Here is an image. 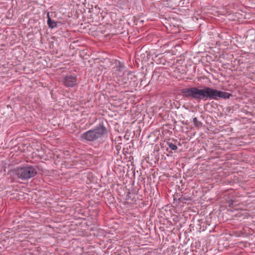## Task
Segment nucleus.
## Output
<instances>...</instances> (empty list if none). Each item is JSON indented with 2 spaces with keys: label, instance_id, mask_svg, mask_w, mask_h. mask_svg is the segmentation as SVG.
<instances>
[{
  "label": "nucleus",
  "instance_id": "obj_1",
  "mask_svg": "<svg viewBox=\"0 0 255 255\" xmlns=\"http://www.w3.org/2000/svg\"><path fill=\"white\" fill-rule=\"evenodd\" d=\"M182 93L186 97H191L196 100H218V98L229 99L231 94L226 92L219 91L206 87L200 89L196 87L185 88L182 90Z\"/></svg>",
  "mask_w": 255,
  "mask_h": 255
},
{
  "label": "nucleus",
  "instance_id": "obj_2",
  "mask_svg": "<svg viewBox=\"0 0 255 255\" xmlns=\"http://www.w3.org/2000/svg\"><path fill=\"white\" fill-rule=\"evenodd\" d=\"M37 173V170L34 166H27L15 168L11 172V175L15 178L24 180L34 177Z\"/></svg>",
  "mask_w": 255,
  "mask_h": 255
},
{
  "label": "nucleus",
  "instance_id": "obj_3",
  "mask_svg": "<svg viewBox=\"0 0 255 255\" xmlns=\"http://www.w3.org/2000/svg\"><path fill=\"white\" fill-rule=\"evenodd\" d=\"M107 132V129L103 125H99L96 128L84 132L81 136L82 139L94 141L103 136Z\"/></svg>",
  "mask_w": 255,
  "mask_h": 255
},
{
  "label": "nucleus",
  "instance_id": "obj_4",
  "mask_svg": "<svg viewBox=\"0 0 255 255\" xmlns=\"http://www.w3.org/2000/svg\"><path fill=\"white\" fill-rule=\"evenodd\" d=\"M63 84L68 88L74 87L77 85V77L75 75H68L65 76L63 80Z\"/></svg>",
  "mask_w": 255,
  "mask_h": 255
},
{
  "label": "nucleus",
  "instance_id": "obj_5",
  "mask_svg": "<svg viewBox=\"0 0 255 255\" xmlns=\"http://www.w3.org/2000/svg\"><path fill=\"white\" fill-rule=\"evenodd\" d=\"M47 24L50 28H54L57 26V23L51 19L49 17L47 20Z\"/></svg>",
  "mask_w": 255,
  "mask_h": 255
},
{
  "label": "nucleus",
  "instance_id": "obj_6",
  "mask_svg": "<svg viewBox=\"0 0 255 255\" xmlns=\"http://www.w3.org/2000/svg\"><path fill=\"white\" fill-rule=\"evenodd\" d=\"M193 122L195 127L199 128L202 126V123L200 121H198L196 117H195L193 119Z\"/></svg>",
  "mask_w": 255,
  "mask_h": 255
},
{
  "label": "nucleus",
  "instance_id": "obj_7",
  "mask_svg": "<svg viewBox=\"0 0 255 255\" xmlns=\"http://www.w3.org/2000/svg\"><path fill=\"white\" fill-rule=\"evenodd\" d=\"M167 144L168 145L170 148L173 150H175L177 149V146L175 144L172 143V142H167Z\"/></svg>",
  "mask_w": 255,
  "mask_h": 255
},
{
  "label": "nucleus",
  "instance_id": "obj_8",
  "mask_svg": "<svg viewBox=\"0 0 255 255\" xmlns=\"http://www.w3.org/2000/svg\"><path fill=\"white\" fill-rule=\"evenodd\" d=\"M125 68V65L123 64H120L119 66V71H123Z\"/></svg>",
  "mask_w": 255,
  "mask_h": 255
}]
</instances>
